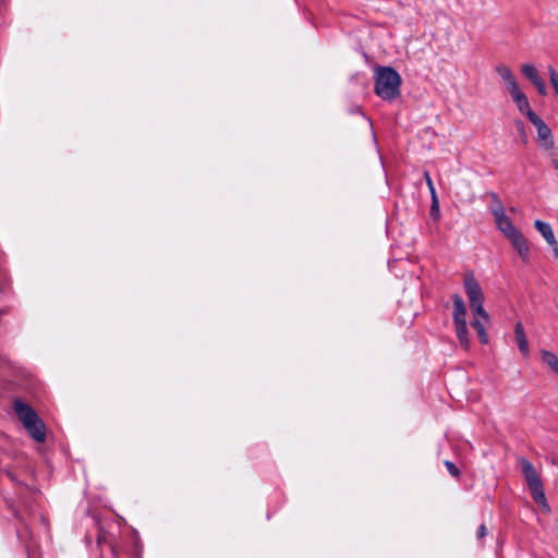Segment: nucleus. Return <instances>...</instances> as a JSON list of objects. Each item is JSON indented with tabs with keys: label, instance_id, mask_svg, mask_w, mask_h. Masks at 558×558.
I'll return each instance as SVG.
<instances>
[{
	"label": "nucleus",
	"instance_id": "dca6fc26",
	"mask_svg": "<svg viewBox=\"0 0 558 558\" xmlns=\"http://www.w3.org/2000/svg\"><path fill=\"white\" fill-rule=\"evenodd\" d=\"M548 72H549V78H550L551 86L555 90V94L558 97V74L553 66L548 68Z\"/></svg>",
	"mask_w": 558,
	"mask_h": 558
},
{
	"label": "nucleus",
	"instance_id": "f3484780",
	"mask_svg": "<svg viewBox=\"0 0 558 558\" xmlns=\"http://www.w3.org/2000/svg\"><path fill=\"white\" fill-rule=\"evenodd\" d=\"M445 466L451 476L459 478L460 470L453 462L447 460V461H445Z\"/></svg>",
	"mask_w": 558,
	"mask_h": 558
},
{
	"label": "nucleus",
	"instance_id": "f03ea898",
	"mask_svg": "<svg viewBox=\"0 0 558 558\" xmlns=\"http://www.w3.org/2000/svg\"><path fill=\"white\" fill-rule=\"evenodd\" d=\"M464 289L466 296L469 299L470 308L473 314V319L471 322L472 328L477 332L481 341L483 343L488 342V336L485 331L483 324L480 322L478 317L486 318L487 314L484 310V293L478 282L474 278L473 274H466L464 276Z\"/></svg>",
	"mask_w": 558,
	"mask_h": 558
},
{
	"label": "nucleus",
	"instance_id": "6ab92c4d",
	"mask_svg": "<svg viewBox=\"0 0 558 558\" xmlns=\"http://www.w3.org/2000/svg\"><path fill=\"white\" fill-rule=\"evenodd\" d=\"M423 175H424L425 182H426V184L428 186L430 195L436 194V190H435L433 180H432V178L429 175V172L427 170H424Z\"/></svg>",
	"mask_w": 558,
	"mask_h": 558
},
{
	"label": "nucleus",
	"instance_id": "4468645a",
	"mask_svg": "<svg viewBox=\"0 0 558 558\" xmlns=\"http://www.w3.org/2000/svg\"><path fill=\"white\" fill-rule=\"evenodd\" d=\"M534 227L542 234L546 242L556 238L549 223L544 222L542 220H535Z\"/></svg>",
	"mask_w": 558,
	"mask_h": 558
},
{
	"label": "nucleus",
	"instance_id": "423d86ee",
	"mask_svg": "<svg viewBox=\"0 0 558 558\" xmlns=\"http://www.w3.org/2000/svg\"><path fill=\"white\" fill-rule=\"evenodd\" d=\"M453 300V324L456 328L457 337L464 348L469 345L468 326H466V307L463 299L454 294Z\"/></svg>",
	"mask_w": 558,
	"mask_h": 558
},
{
	"label": "nucleus",
	"instance_id": "ddd939ff",
	"mask_svg": "<svg viewBox=\"0 0 558 558\" xmlns=\"http://www.w3.org/2000/svg\"><path fill=\"white\" fill-rule=\"evenodd\" d=\"M514 336L518 348L523 356H527L530 353L529 342L524 332L522 323L518 322L514 326Z\"/></svg>",
	"mask_w": 558,
	"mask_h": 558
},
{
	"label": "nucleus",
	"instance_id": "9d476101",
	"mask_svg": "<svg viewBox=\"0 0 558 558\" xmlns=\"http://www.w3.org/2000/svg\"><path fill=\"white\" fill-rule=\"evenodd\" d=\"M513 102L515 104L518 110L521 114L525 116L529 121L532 120L534 116H537L530 106L529 99L526 95L521 90V88H517L513 92L509 93Z\"/></svg>",
	"mask_w": 558,
	"mask_h": 558
},
{
	"label": "nucleus",
	"instance_id": "2eb2a0df",
	"mask_svg": "<svg viewBox=\"0 0 558 558\" xmlns=\"http://www.w3.org/2000/svg\"><path fill=\"white\" fill-rule=\"evenodd\" d=\"M543 362L558 375V356L547 350L541 352Z\"/></svg>",
	"mask_w": 558,
	"mask_h": 558
},
{
	"label": "nucleus",
	"instance_id": "f257e3e1",
	"mask_svg": "<svg viewBox=\"0 0 558 558\" xmlns=\"http://www.w3.org/2000/svg\"><path fill=\"white\" fill-rule=\"evenodd\" d=\"M490 199L497 203L496 207L490 209L495 219L496 228L510 241L513 248L525 262L530 257V246L523 234L514 227L512 220L506 215L505 208L496 194L490 193Z\"/></svg>",
	"mask_w": 558,
	"mask_h": 558
},
{
	"label": "nucleus",
	"instance_id": "7ed1b4c3",
	"mask_svg": "<svg viewBox=\"0 0 558 558\" xmlns=\"http://www.w3.org/2000/svg\"><path fill=\"white\" fill-rule=\"evenodd\" d=\"M401 77L391 66H378L375 71V94L384 100L392 101L400 94Z\"/></svg>",
	"mask_w": 558,
	"mask_h": 558
},
{
	"label": "nucleus",
	"instance_id": "412c9836",
	"mask_svg": "<svg viewBox=\"0 0 558 558\" xmlns=\"http://www.w3.org/2000/svg\"><path fill=\"white\" fill-rule=\"evenodd\" d=\"M547 244L551 247L554 257L558 259V241L556 240V238L548 241Z\"/></svg>",
	"mask_w": 558,
	"mask_h": 558
},
{
	"label": "nucleus",
	"instance_id": "39448f33",
	"mask_svg": "<svg viewBox=\"0 0 558 558\" xmlns=\"http://www.w3.org/2000/svg\"><path fill=\"white\" fill-rule=\"evenodd\" d=\"M13 513L17 520L16 534L19 541L24 545L28 557L34 556L38 549V543L33 534L28 519L32 515L29 508L24 509V513L13 509Z\"/></svg>",
	"mask_w": 558,
	"mask_h": 558
},
{
	"label": "nucleus",
	"instance_id": "5701e85b",
	"mask_svg": "<svg viewBox=\"0 0 558 558\" xmlns=\"http://www.w3.org/2000/svg\"><path fill=\"white\" fill-rule=\"evenodd\" d=\"M553 163H554L555 169L558 170V160H554Z\"/></svg>",
	"mask_w": 558,
	"mask_h": 558
},
{
	"label": "nucleus",
	"instance_id": "9b49d317",
	"mask_svg": "<svg viewBox=\"0 0 558 558\" xmlns=\"http://www.w3.org/2000/svg\"><path fill=\"white\" fill-rule=\"evenodd\" d=\"M23 426L34 440L38 442L45 441L46 426L40 417L32 421L29 424H24Z\"/></svg>",
	"mask_w": 558,
	"mask_h": 558
},
{
	"label": "nucleus",
	"instance_id": "1a4fd4ad",
	"mask_svg": "<svg viewBox=\"0 0 558 558\" xmlns=\"http://www.w3.org/2000/svg\"><path fill=\"white\" fill-rule=\"evenodd\" d=\"M13 410L15 415L23 425L29 424L32 421L39 417L35 410L29 404L23 402L20 399H15L13 401Z\"/></svg>",
	"mask_w": 558,
	"mask_h": 558
},
{
	"label": "nucleus",
	"instance_id": "f8f14e48",
	"mask_svg": "<svg viewBox=\"0 0 558 558\" xmlns=\"http://www.w3.org/2000/svg\"><path fill=\"white\" fill-rule=\"evenodd\" d=\"M496 72L499 74L502 82L505 83L508 93H511L520 87L515 76L513 75L509 66L499 64L496 66Z\"/></svg>",
	"mask_w": 558,
	"mask_h": 558
},
{
	"label": "nucleus",
	"instance_id": "0eeeda50",
	"mask_svg": "<svg viewBox=\"0 0 558 558\" xmlns=\"http://www.w3.org/2000/svg\"><path fill=\"white\" fill-rule=\"evenodd\" d=\"M521 73L535 86L537 93L542 96L547 94V87L538 70L531 63L521 65Z\"/></svg>",
	"mask_w": 558,
	"mask_h": 558
},
{
	"label": "nucleus",
	"instance_id": "20e7f679",
	"mask_svg": "<svg viewBox=\"0 0 558 558\" xmlns=\"http://www.w3.org/2000/svg\"><path fill=\"white\" fill-rule=\"evenodd\" d=\"M518 465L520 466L521 473L530 489L533 500L542 508L545 513H549L550 507L547 502L543 482L537 470L525 457L518 458Z\"/></svg>",
	"mask_w": 558,
	"mask_h": 558
},
{
	"label": "nucleus",
	"instance_id": "aec40b11",
	"mask_svg": "<svg viewBox=\"0 0 558 558\" xmlns=\"http://www.w3.org/2000/svg\"><path fill=\"white\" fill-rule=\"evenodd\" d=\"M486 534H487L486 525H485V523H482L477 529L476 538L478 541H483L485 538ZM482 546H484V542H482Z\"/></svg>",
	"mask_w": 558,
	"mask_h": 558
},
{
	"label": "nucleus",
	"instance_id": "6e6552de",
	"mask_svg": "<svg viewBox=\"0 0 558 558\" xmlns=\"http://www.w3.org/2000/svg\"><path fill=\"white\" fill-rule=\"evenodd\" d=\"M530 122L536 128L537 138L542 142L545 148H551L554 146L553 134L548 125L538 117L534 116Z\"/></svg>",
	"mask_w": 558,
	"mask_h": 558
},
{
	"label": "nucleus",
	"instance_id": "a211bd4d",
	"mask_svg": "<svg viewBox=\"0 0 558 558\" xmlns=\"http://www.w3.org/2000/svg\"><path fill=\"white\" fill-rule=\"evenodd\" d=\"M430 197H432L430 215L434 218H437L439 215V203H438L437 194L430 195Z\"/></svg>",
	"mask_w": 558,
	"mask_h": 558
},
{
	"label": "nucleus",
	"instance_id": "4be33fe9",
	"mask_svg": "<svg viewBox=\"0 0 558 558\" xmlns=\"http://www.w3.org/2000/svg\"><path fill=\"white\" fill-rule=\"evenodd\" d=\"M515 125H517L518 131H519V132H520V134H521L522 141H523V142H526L527 137H526V134H525V132H524V125H523V123H522L521 121H517V122H515Z\"/></svg>",
	"mask_w": 558,
	"mask_h": 558
}]
</instances>
